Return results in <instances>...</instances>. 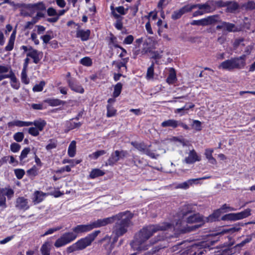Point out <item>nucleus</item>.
Wrapping results in <instances>:
<instances>
[{"label": "nucleus", "instance_id": "nucleus-1", "mask_svg": "<svg viewBox=\"0 0 255 255\" xmlns=\"http://www.w3.org/2000/svg\"><path fill=\"white\" fill-rule=\"evenodd\" d=\"M176 226H181L183 224H193L201 223L200 224L181 227L179 231L182 234L195 231L205 224L204 217L199 213H196L191 205H186L176 213L175 217Z\"/></svg>", "mask_w": 255, "mask_h": 255}, {"label": "nucleus", "instance_id": "nucleus-2", "mask_svg": "<svg viewBox=\"0 0 255 255\" xmlns=\"http://www.w3.org/2000/svg\"><path fill=\"white\" fill-rule=\"evenodd\" d=\"M171 225L168 223L160 225H150L142 228L134 235L133 240L130 243V247L134 251L147 250L146 242L158 231H165Z\"/></svg>", "mask_w": 255, "mask_h": 255}, {"label": "nucleus", "instance_id": "nucleus-3", "mask_svg": "<svg viewBox=\"0 0 255 255\" xmlns=\"http://www.w3.org/2000/svg\"><path fill=\"white\" fill-rule=\"evenodd\" d=\"M133 214L128 211L122 212L110 217L103 219H109L106 225L111 224L116 220L113 228V233L118 236H122L128 232V228L132 225L131 219Z\"/></svg>", "mask_w": 255, "mask_h": 255}, {"label": "nucleus", "instance_id": "nucleus-4", "mask_svg": "<svg viewBox=\"0 0 255 255\" xmlns=\"http://www.w3.org/2000/svg\"><path fill=\"white\" fill-rule=\"evenodd\" d=\"M109 219H98L97 220L90 222L86 225H79L74 227L72 231L76 235L78 234L89 232L95 228H100L106 226V224Z\"/></svg>", "mask_w": 255, "mask_h": 255}, {"label": "nucleus", "instance_id": "nucleus-5", "mask_svg": "<svg viewBox=\"0 0 255 255\" xmlns=\"http://www.w3.org/2000/svg\"><path fill=\"white\" fill-rule=\"evenodd\" d=\"M245 58V55H243L238 57L232 58L222 62L219 66V68L229 71H231L234 69H242L246 65Z\"/></svg>", "mask_w": 255, "mask_h": 255}, {"label": "nucleus", "instance_id": "nucleus-6", "mask_svg": "<svg viewBox=\"0 0 255 255\" xmlns=\"http://www.w3.org/2000/svg\"><path fill=\"white\" fill-rule=\"evenodd\" d=\"M77 237V236L73 232L65 233L56 241L54 246L56 248L61 247L72 242Z\"/></svg>", "mask_w": 255, "mask_h": 255}, {"label": "nucleus", "instance_id": "nucleus-7", "mask_svg": "<svg viewBox=\"0 0 255 255\" xmlns=\"http://www.w3.org/2000/svg\"><path fill=\"white\" fill-rule=\"evenodd\" d=\"M100 233V231H94L91 234H89L85 238L78 241L76 244L79 251L82 250L90 246Z\"/></svg>", "mask_w": 255, "mask_h": 255}, {"label": "nucleus", "instance_id": "nucleus-8", "mask_svg": "<svg viewBox=\"0 0 255 255\" xmlns=\"http://www.w3.org/2000/svg\"><path fill=\"white\" fill-rule=\"evenodd\" d=\"M251 209L248 208L239 213L226 214L221 218V220L223 221L241 220L250 216L251 215Z\"/></svg>", "mask_w": 255, "mask_h": 255}, {"label": "nucleus", "instance_id": "nucleus-9", "mask_svg": "<svg viewBox=\"0 0 255 255\" xmlns=\"http://www.w3.org/2000/svg\"><path fill=\"white\" fill-rule=\"evenodd\" d=\"M128 153L125 150H116L113 152L106 162L107 165L114 166L121 159L127 156Z\"/></svg>", "mask_w": 255, "mask_h": 255}, {"label": "nucleus", "instance_id": "nucleus-10", "mask_svg": "<svg viewBox=\"0 0 255 255\" xmlns=\"http://www.w3.org/2000/svg\"><path fill=\"white\" fill-rule=\"evenodd\" d=\"M219 16L218 14L213 15L207 16L206 18L194 20L191 22L192 25H201L206 26L211 25L216 23L218 21V18Z\"/></svg>", "mask_w": 255, "mask_h": 255}, {"label": "nucleus", "instance_id": "nucleus-11", "mask_svg": "<svg viewBox=\"0 0 255 255\" xmlns=\"http://www.w3.org/2000/svg\"><path fill=\"white\" fill-rule=\"evenodd\" d=\"M131 144L138 150L143 152L152 158H157L158 154H155L149 148L146 147V145L143 142L138 143L136 141H132Z\"/></svg>", "mask_w": 255, "mask_h": 255}, {"label": "nucleus", "instance_id": "nucleus-12", "mask_svg": "<svg viewBox=\"0 0 255 255\" xmlns=\"http://www.w3.org/2000/svg\"><path fill=\"white\" fill-rule=\"evenodd\" d=\"M67 83L70 88L73 91L83 94L84 89L75 79L71 78L67 80Z\"/></svg>", "mask_w": 255, "mask_h": 255}, {"label": "nucleus", "instance_id": "nucleus-13", "mask_svg": "<svg viewBox=\"0 0 255 255\" xmlns=\"http://www.w3.org/2000/svg\"><path fill=\"white\" fill-rule=\"evenodd\" d=\"M201 160V156L198 155L194 149H192L190 151L188 156L185 158L184 161L187 164H193L196 161H200Z\"/></svg>", "mask_w": 255, "mask_h": 255}, {"label": "nucleus", "instance_id": "nucleus-14", "mask_svg": "<svg viewBox=\"0 0 255 255\" xmlns=\"http://www.w3.org/2000/svg\"><path fill=\"white\" fill-rule=\"evenodd\" d=\"M15 207L18 210L25 211L29 209L28 199L23 197L17 198L15 201Z\"/></svg>", "mask_w": 255, "mask_h": 255}, {"label": "nucleus", "instance_id": "nucleus-15", "mask_svg": "<svg viewBox=\"0 0 255 255\" xmlns=\"http://www.w3.org/2000/svg\"><path fill=\"white\" fill-rule=\"evenodd\" d=\"M210 176H203V177L196 178V179H189L187 181L178 184L176 188H182V189H187L189 187L190 185H192L193 184H198V181L201 180L209 178Z\"/></svg>", "mask_w": 255, "mask_h": 255}, {"label": "nucleus", "instance_id": "nucleus-16", "mask_svg": "<svg viewBox=\"0 0 255 255\" xmlns=\"http://www.w3.org/2000/svg\"><path fill=\"white\" fill-rule=\"evenodd\" d=\"M191 11V8L189 5H186L179 10H175L171 15V18L174 20L180 18L184 13Z\"/></svg>", "mask_w": 255, "mask_h": 255}, {"label": "nucleus", "instance_id": "nucleus-17", "mask_svg": "<svg viewBox=\"0 0 255 255\" xmlns=\"http://www.w3.org/2000/svg\"><path fill=\"white\" fill-rule=\"evenodd\" d=\"M190 7L191 8V11L194 8H198L199 9L202 10V11L204 12V13L212 12V9L210 3H209V1L204 4H196L190 5Z\"/></svg>", "mask_w": 255, "mask_h": 255}, {"label": "nucleus", "instance_id": "nucleus-18", "mask_svg": "<svg viewBox=\"0 0 255 255\" xmlns=\"http://www.w3.org/2000/svg\"><path fill=\"white\" fill-rule=\"evenodd\" d=\"M42 52L38 51L37 50L33 51V52H28L26 54L27 57H29L33 59V62L35 64L39 63L42 57Z\"/></svg>", "mask_w": 255, "mask_h": 255}, {"label": "nucleus", "instance_id": "nucleus-19", "mask_svg": "<svg viewBox=\"0 0 255 255\" xmlns=\"http://www.w3.org/2000/svg\"><path fill=\"white\" fill-rule=\"evenodd\" d=\"M234 244V242L230 243L228 245V248L222 251L221 255H231L236 252H239V250L236 247V246L232 247Z\"/></svg>", "mask_w": 255, "mask_h": 255}, {"label": "nucleus", "instance_id": "nucleus-20", "mask_svg": "<svg viewBox=\"0 0 255 255\" xmlns=\"http://www.w3.org/2000/svg\"><path fill=\"white\" fill-rule=\"evenodd\" d=\"M227 7L226 11L227 12L234 13L239 8V5L235 0L226 1Z\"/></svg>", "mask_w": 255, "mask_h": 255}, {"label": "nucleus", "instance_id": "nucleus-21", "mask_svg": "<svg viewBox=\"0 0 255 255\" xmlns=\"http://www.w3.org/2000/svg\"><path fill=\"white\" fill-rule=\"evenodd\" d=\"M90 34L91 31L89 29H78L76 31V37L80 38L82 41H87L89 39Z\"/></svg>", "mask_w": 255, "mask_h": 255}, {"label": "nucleus", "instance_id": "nucleus-22", "mask_svg": "<svg viewBox=\"0 0 255 255\" xmlns=\"http://www.w3.org/2000/svg\"><path fill=\"white\" fill-rule=\"evenodd\" d=\"M222 211L221 209H217L212 214L209 215L208 217L204 218L205 222H213L219 220Z\"/></svg>", "mask_w": 255, "mask_h": 255}, {"label": "nucleus", "instance_id": "nucleus-23", "mask_svg": "<svg viewBox=\"0 0 255 255\" xmlns=\"http://www.w3.org/2000/svg\"><path fill=\"white\" fill-rule=\"evenodd\" d=\"M6 75L7 76V78H9L10 79L11 87L15 89H18L19 88L20 84L17 81V79L12 70H11L10 71L9 74H6Z\"/></svg>", "mask_w": 255, "mask_h": 255}, {"label": "nucleus", "instance_id": "nucleus-24", "mask_svg": "<svg viewBox=\"0 0 255 255\" xmlns=\"http://www.w3.org/2000/svg\"><path fill=\"white\" fill-rule=\"evenodd\" d=\"M209 3L211 5L212 9V12L216 9L217 8H221L226 7L227 3L226 1H224L222 0H211L209 1Z\"/></svg>", "mask_w": 255, "mask_h": 255}, {"label": "nucleus", "instance_id": "nucleus-25", "mask_svg": "<svg viewBox=\"0 0 255 255\" xmlns=\"http://www.w3.org/2000/svg\"><path fill=\"white\" fill-rule=\"evenodd\" d=\"M25 7L28 9H36L40 10L46 9L45 4L43 2H39L36 3H29L25 5Z\"/></svg>", "mask_w": 255, "mask_h": 255}, {"label": "nucleus", "instance_id": "nucleus-26", "mask_svg": "<svg viewBox=\"0 0 255 255\" xmlns=\"http://www.w3.org/2000/svg\"><path fill=\"white\" fill-rule=\"evenodd\" d=\"M44 102L52 107L57 106L61 105H64L65 104V101H61L58 99L48 98L47 99H45L44 101Z\"/></svg>", "mask_w": 255, "mask_h": 255}, {"label": "nucleus", "instance_id": "nucleus-27", "mask_svg": "<svg viewBox=\"0 0 255 255\" xmlns=\"http://www.w3.org/2000/svg\"><path fill=\"white\" fill-rule=\"evenodd\" d=\"M214 151L213 149L207 148L205 150V155L208 161L212 164H216L217 161L212 156V153Z\"/></svg>", "mask_w": 255, "mask_h": 255}, {"label": "nucleus", "instance_id": "nucleus-28", "mask_svg": "<svg viewBox=\"0 0 255 255\" xmlns=\"http://www.w3.org/2000/svg\"><path fill=\"white\" fill-rule=\"evenodd\" d=\"M30 123H31V126L34 125L39 131H42L46 125V122L41 119Z\"/></svg>", "mask_w": 255, "mask_h": 255}, {"label": "nucleus", "instance_id": "nucleus-29", "mask_svg": "<svg viewBox=\"0 0 255 255\" xmlns=\"http://www.w3.org/2000/svg\"><path fill=\"white\" fill-rule=\"evenodd\" d=\"M179 121L173 119H170L165 121L161 123V126L163 128L171 127L173 128H176L178 126Z\"/></svg>", "mask_w": 255, "mask_h": 255}, {"label": "nucleus", "instance_id": "nucleus-30", "mask_svg": "<svg viewBox=\"0 0 255 255\" xmlns=\"http://www.w3.org/2000/svg\"><path fill=\"white\" fill-rule=\"evenodd\" d=\"M31 123L30 122H24L21 121H15L10 122L8 123L9 127L12 126H16L18 127H28L31 126Z\"/></svg>", "mask_w": 255, "mask_h": 255}, {"label": "nucleus", "instance_id": "nucleus-31", "mask_svg": "<svg viewBox=\"0 0 255 255\" xmlns=\"http://www.w3.org/2000/svg\"><path fill=\"white\" fill-rule=\"evenodd\" d=\"M15 39V31H13L11 33L8 40L7 45L5 47V50L6 51H11L13 48L14 41Z\"/></svg>", "mask_w": 255, "mask_h": 255}, {"label": "nucleus", "instance_id": "nucleus-32", "mask_svg": "<svg viewBox=\"0 0 255 255\" xmlns=\"http://www.w3.org/2000/svg\"><path fill=\"white\" fill-rule=\"evenodd\" d=\"M51 245L50 242H45L40 248L42 255H50Z\"/></svg>", "mask_w": 255, "mask_h": 255}, {"label": "nucleus", "instance_id": "nucleus-33", "mask_svg": "<svg viewBox=\"0 0 255 255\" xmlns=\"http://www.w3.org/2000/svg\"><path fill=\"white\" fill-rule=\"evenodd\" d=\"M176 75L174 69L171 68L170 69L169 74L166 79V82L169 84H172L176 80Z\"/></svg>", "mask_w": 255, "mask_h": 255}, {"label": "nucleus", "instance_id": "nucleus-34", "mask_svg": "<svg viewBox=\"0 0 255 255\" xmlns=\"http://www.w3.org/2000/svg\"><path fill=\"white\" fill-rule=\"evenodd\" d=\"M76 142L75 140L71 142L68 149V154L70 157H73L76 154Z\"/></svg>", "mask_w": 255, "mask_h": 255}, {"label": "nucleus", "instance_id": "nucleus-35", "mask_svg": "<svg viewBox=\"0 0 255 255\" xmlns=\"http://www.w3.org/2000/svg\"><path fill=\"white\" fill-rule=\"evenodd\" d=\"M223 24L224 25V29L228 32H237L238 31L237 27L233 23L223 21Z\"/></svg>", "mask_w": 255, "mask_h": 255}, {"label": "nucleus", "instance_id": "nucleus-36", "mask_svg": "<svg viewBox=\"0 0 255 255\" xmlns=\"http://www.w3.org/2000/svg\"><path fill=\"white\" fill-rule=\"evenodd\" d=\"M244 223H238V224H235L233 227L230 228L228 229L224 230L221 233H235L236 232H238L241 229V226H244Z\"/></svg>", "mask_w": 255, "mask_h": 255}, {"label": "nucleus", "instance_id": "nucleus-37", "mask_svg": "<svg viewBox=\"0 0 255 255\" xmlns=\"http://www.w3.org/2000/svg\"><path fill=\"white\" fill-rule=\"evenodd\" d=\"M44 196V195L42 192L36 191L34 194L33 201L35 204L39 203L43 200Z\"/></svg>", "mask_w": 255, "mask_h": 255}, {"label": "nucleus", "instance_id": "nucleus-38", "mask_svg": "<svg viewBox=\"0 0 255 255\" xmlns=\"http://www.w3.org/2000/svg\"><path fill=\"white\" fill-rule=\"evenodd\" d=\"M253 236V235H248L247 238L244 240L236 245V247L238 249L239 251H240L241 248L244 247L246 244H248L252 241Z\"/></svg>", "mask_w": 255, "mask_h": 255}, {"label": "nucleus", "instance_id": "nucleus-39", "mask_svg": "<svg viewBox=\"0 0 255 255\" xmlns=\"http://www.w3.org/2000/svg\"><path fill=\"white\" fill-rule=\"evenodd\" d=\"M123 85L121 83H118L114 86V91L113 92V97L115 98L118 97L121 94L122 90Z\"/></svg>", "mask_w": 255, "mask_h": 255}, {"label": "nucleus", "instance_id": "nucleus-40", "mask_svg": "<svg viewBox=\"0 0 255 255\" xmlns=\"http://www.w3.org/2000/svg\"><path fill=\"white\" fill-rule=\"evenodd\" d=\"M154 66V64L153 62H152L151 65L148 68L146 75V78L147 79L149 80L153 78Z\"/></svg>", "mask_w": 255, "mask_h": 255}, {"label": "nucleus", "instance_id": "nucleus-41", "mask_svg": "<svg viewBox=\"0 0 255 255\" xmlns=\"http://www.w3.org/2000/svg\"><path fill=\"white\" fill-rule=\"evenodd\" d=\"M0 190L5 196H7L8 199H10L13 196L14 191L11 189H7L6 188H0Z\"/></svg>", "mask_w": 255, "mask_h": 255}, {"label": "nucleus", "instance_id": "nucleus-42", "mask_svg": "<svg viewBox=\"0 0 255 255\" xmlns=\"http://www.w3.org/2000/svg\"><path fill=\"white\" fill-rule=\"evenodd\" d=\"M243 7L248 10L255 9V2L252 0L249 1L244 3Z\"/></svg>", "mask_w": 255, "mask_h": 255}, {"label": "nucleus", "instance_id": "nucleus-43", "mask_svg": "<svg viewBox=\"0 0 255 255\" xmlns=\"http://www.w3.org/2000/svg\"><path fill=\"white\" fill-rule=\"evenodd\" d=\"M107 116L108 117H112L114 116L116 113V110L115 109L114 107H113L110 105H108L107 106Z\"/></svg>", "mask_w": 255, "mask_h": 255}, {"label": "nucleus", "instance_id": "nucleus-44", "mask_svg": "<svg viewBox=\"0 0 255 255\" xmlns=\"http://www.w3.org/2000/svg\"><path fill=\"white\" fill-rule=\"evenodd\" d=\"M80 62L81 64L86 66H90L92 64V60L89 57H85L81 59Z\"/></svg>", "mask_w": 255, "mask_h": 255}, {"label": "nucleus", "instance_id": "nucleus-45", "mask_svg": "<svg viewBox=\"0 0 255 255\" xmlns=\"http://www.w3.org/2000/svg\"><path fill=\"white\" fill-rule=\"evenodd\" d=\"M45 83L44 81H41L39 84L35 85L33 88V91L34 92H40L42 91L43 87L45 86Z\"/></svg>", "mask_w": 255, "mask_h": 255}, {"label": "nucleus", "instance_id": "nucleus-46", "mask_svg": "<svg viewBox=\"0 0 255 255\" xmlns=\"http://www.w3.org/2000/svg\"><path fill=\"white\" fill-rule=\"evenodd\" d=\"M62 228V226L57 227L56 228H50L48 229L44 234L41 235V237H44L49 234H52L54 232L58 231Z\"/></svg>", "mask_w": 255, "mask_h": 255}, {"label": "nucleus", "instance_id": "nucleus-47", "mask_svg": "<svg viewBox=\"0 0 255 255\" xmlns=\"http://www.w3.org/2000/svg\"><path fill=\"white\" fill-rule=\"evenodd\" d=\"M23 138L24 133L22 132H17L13 135V138L17 142H21Z\"/></svg>", "mask_w": 255, "mask_h": 255}, {"label": "nucleus", "instance_id": "nucleus-48", "mask_svg": "<svg viewBox=\"0 0 255 255\" xmlns=\"http://www.w3.org/2000/svg\"><path fill=\"white\" fill-rule=\"evenodd\" d=\"M0 207L3 208L6 207V198L4 195L0 190Z\"/></svg>", "mask_w": 255, "mask_h": 255}, {"label": "nucleus", "instance_id": "nucleus-49", "mask_svg": "<svg viewBox=\"0 0 255 255\" xmlns=\"http://www.w3.org/2000/svg\"><path fill=\"white\" fill-rule=\"evenodd\" d=\"M82 125V123L80 122H70L68 124V128H69V129H73L75 128H78L81 127Z\"/></svg>", "mask_w": 255, "mask_h": 255}, {"label": "nucleus", "instance_id": "nucleus-50", "mask_svg": "<svg viewBox=\"0 0 255 255\" xmlns=\"http://www.w3.org/2000/svg\"><path fill=\"white\" fill-rule=\"evenodd\" d=\"M50 143L46 146V149L47 150H50L52 149L55 148L57 146V141L53 139L49 140Z\"/></svg>", "mask_w": 255, "mask_h": 255}, {"label": "nucleus", "instance_id": "nucleus-51", "mask_svg": "<svg viewBox=\"0 0 255 255\" xmlns=\"http://www.w3.org/2000/svg\"><path fill=\"white\" fill-rule=\"evenodd\" d=\"M25 69H22L21 72V81L25 84H28L29 83V80L27 77V74Z\"/></svg>", "mask_w": 255, "mask_h": 255}, {"label": "nucleus", "instance_id": "nucleus-52", "mask_svg": "<svg viewBox=\"0 0 255 255\" xmlns=\"http://www.w3.org/2000/svg\"><path fill=\"white\" fill-rule=\"evenodd\" d=\"M30 149L29 147H26L21 152L20 156H19V159L20 161H22L24 158H25L28 153L30 152Z\"/></svg>", "mask_w": 255, "mask_h": 255}, {"label": "nucleus", "instance_id": "nucleus-53", "mask_svg": "<svg viewBox=\"0 0 255 255\" xmlns=\"http://www.w3.org/2000/svg\"><path fill=\"white\" fill-rule=\"evenodd\" d=\"M194 105L193 104L189 103V105L188 106H187V105H186L184 107H183L181 108L177 109L175 110V113H179L182 111H187V110H189L190 109H192V108H194Z\"/></svg>", "mask_w": 255, "mask_h": 255}, {"label": "nucleus", "instance_id": "nucleus-54", "mask_svg": "<svg viewBox=\"0 0 255 255\" xmlns=\"http://www.w3.org/2000/svg\"><path fill=\"white\" fill-rule=\"evenodd\" d=\"M106 153V151L104 150H98L93 153L92 156L93 157L94 159H96L100 156L105 154Z\"/></svg>", "mask_w": 255, "mask_h": 255}, {"label": "nucleus", "instance_id": "nucleus-55", "mask_svg": "<svg viewBox=\"0 0 255 255\" xmlns=\"http://www.w3.org/2000/svg\"><path fill=\"white\" fill-rule=\"evenodd\" d=\"M193 128L197 131L201 130V123L197 120H194L192 124Z\"/></svg>", "mask_w": 255, "mask_h": 255}, {"label": "nucleus", "instance_id": "nucleus-56", "mask_svg": "<svg viewBox=\"0 0 255 255\" xmlns=\"http://www.w3.org/2000/svg\"><path fill=\"white\" fill-rule=\"evenodd\" d=\"M39 131L35 127H31L29 128L28 133L34 136H37L39 134Z\"/></svg>", "mask_w": 255, "mask_h": 255}, {"label": "nucleus", "instance_id": "nucleus-57", "mask_svg": "<svg viewBox=\"0 0 255 255\" xmlns=\"http://www.w3.org/2000/svg\"><path fill=\"white\" fill-rule=\"evenodd\" d=\"M105 173L99 169H94L91 172L90 175H104Z\"/></svg>", "mask_w": 255, "mask_h": 255}, {"label": "nucleus", "instance_id": "nucleus-58", "mask_svg": "<svg viewBox=\"0 0 255 255\" xmlns=\"http://www.w3.org/2000/svg\"><path fill=\"white\" fill-rule=\"evenodd\" d=\"M20 145L15 142L12 143L10 145V149L13 152H16L19 150Z\"/></svg>", "mask_w": 255, "mask_h": 255}, {"label": "nucleus", "instance_id": "nucleus-59", "mask_svg": "<svg viewBox=\"0 0 255 255\" xmlns=\"http://www.w3.org/2000/svg\"><path fill=\"white\" fill-rule=\"evenodd\" d=\"M110 8H111V13L112 14V15L116 19H120L121 18H122V17L120 15L118 14L116 12V8L114 7V4H112L110 6Z\"/></svg>", "mask_w": 255, "mask_h": 255}, {"label": "nucleus", "instance_id": "nucleus-60", "mask_svg": "<svg viewBox=\"0 0 255 255\" xmlns=\"http://www.w3.org/2000/svg\"><path fill=\"white\" fill-rule=\"evenodd\" d=\"M47 12L48 15L49 16H56L57 14V12L56 11V9L52 7L47 9Z\"/></svg>", "mask_w": 255, "mask_h": 255}, {"label": "nucleus", "instance_id": "nucleus-61", "mask_svg": "<svg viewBox=\"0 0 255 255\" xmlns=\"http://www.w3.org/2000/svg\"><path fill=\"white\" fill-rule=\"evenodd\" d=\"M76 251H79V250L76 243L73 244L72 246L68 247L67 249V252L68 253H71Z\"/></svg>", "mask_w": 255, "mask_h": 255}, {"label": "nucleus", "instance_id": "nucleus-62", "mask_svg": "<svg viewBox=\"0 0 255 255\" xmlns=\"http://www.w3.org/2000/svg\"><path fill=\"white\" fill-rule=\"evenodd\" d=\"M244 41V38L236 39L233 44L234 47L237 48L240 44L244 46L245 44L243 43Z\"/></svg>", "mask_w": 255, "mask_h": 255}, {"label": "nucleus", "instance_id": "nucleus-63", "mask_svg": "<svg viewBox=\"0 0 255 255\" xmlns=\"http://www.w3.org/2000/svg\"><path fill=\"white\" fill-rule=\"evenodd\" d=\"M151 55V58L154 59H159L161 58L159 52L157 51H152L150 52Z\"/></svg>", "mask_w": 255, "mask_h": 255}, {"label": "nucleus", "instance_id": "nucleus-64", "mask_svg": "<svg viewBox=\"0 0 255 255\" xmlns=\"http://www.w3.org/2000/svg\"><path fill=\"white\" fill-rule=\"evenodd\" d=\"M133 39L132 35H129L125 38L124 43L127 44H130L133 42Z\"/></svg>", "mask_w": 255, "mask_h": 255}]
</instances>
